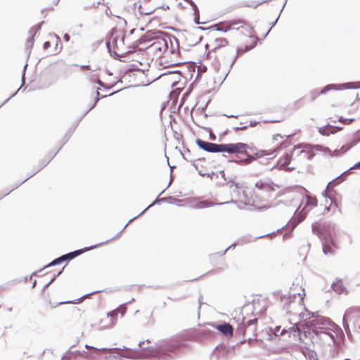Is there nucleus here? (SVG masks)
Wrapping results in <instances>:
<instances>
[{"mask_svg":"<svg viewBox=\"0 0 360 360\" xmlns=\"http://www.w3.org/2000/svg\"><path fill=\"white\" fill-rule=\"evenodd\" d=\"M120 60L126 63L131 62L132 63V67L144 70L150 66L153 59L151 56L146 54L145 48L136 50L135 47L133 46V49H131V52L129 53L126 58L120 59Z\"/></svg>","mask_w":360,"mask_h":360,"instance_id":"obj_8","label":"nucleus"},{"mask_svg":"<svg viewBox=\"0 0 360 360\" xmlns=\"http://www.w3.org/2000/svg\"><path fill=\"white\" fill-rule=\"evenodd\" d=\"M213 48H225L230 46L228 41L225 38H217L214 42Z\"/></svg>","mask_w":360,"mask_h":360,"instance_id":"obj_23","label":"nucleus"},{"mask_svg":"<svg viewBox=\"0 0 360 360\" xmlns=\"http://www.w3.org/2000/svg\"><path fill=\"white\" fill-rule=\"evenodd\" d=\"M301 152H302V153H304V154H305V153H306L305 150H302Z\"/></svg>","mask_w":360,"mask_h":360,"instance_id":"obj_40","label":"nucleus"},{"mask_svg":"<svg viewBox=\"0 0 360 360\" xmlns=\"http://www.w3.org/2000/svg\"><path fill=\"white\" fill-rule=\"evenodd\" d=\"M340 176H338V178H335V179H333L332 181H330L328 184V187H329L330 184H331L333 181H335V180H338V179H340Z\"/></svg>","mask_w":360,"mask_h":360,"instance_id":"obj_36","label":"nucleus"},{"mask_svg":"<svg viewBox=\"0 0 360 360\" xmlns=\"http://www.w3.org/2000/svg\"><path fill=\"white\" fill-rule=\"evenodd\" d=\"M360 141V129H359L354 134L352 141L349 143L352 144V147L354 146L357 143Z\"/></svg>","mask_w":360,"mask_h":360,"instance_id":"obj_26","label":"nucleus"},{"mask_svg":"<svg viewBox=\"0 0 360 360\" xmlns=\"http://www.w3.org/2000/svg\"><path fill=\"white\" fill-rule=\"evenodd\" d=\"M354 120V119H345L342 117L339 118V122L347 124L352 123Z\"/></svg>","mask_w":360,"mask_h":360,"instance_id":"obj_28","label":"nucleus"},{"mask_svg":"<svg viewBox=\"0 0 360 360\" xmlns=\"http://www.w3.org/2000/svg\"><path fill=\"white\" fill-rule=\"evenodd\" d=\"M212 205V202H210L208 201H201L198 204V208H205L207 207H210Z\"/></svg>","mask_w":360,"mask_h":360,"instance_id":"obj_27","label":"nucleus"},{"mask_svg":"<svg viewBox=\"0 0 360 360\" xmlns=\"http://www.w3.org/2000/svg\"><path fill=\"white\" fill-rule=\"evenodd\" d=\"M342 322H343V326L346 330V332L347 333V330H349V326L348 324L345 322V316L343 317V319H342Z\"/></svg>","mask_w":360,"mask_h":360,"instance_id":"obj_31","label":"nucleus"},{"mask_svg":"<svg viewBox=\"0 0 360 360\" xmlns=\"http://www.w3.org/2000/svg\"><path fill=\"white\" fill-rule=\"evenodd\" d=\"M118 309L113 310L106 314H103L97 321V326L101 330L112 328L117 322Z\"/></svg>","mask_w":360,"mask_h":360,"instance_id":"obj_11","label":"nucleus"},{"mask_svg":"<svg viewBox=\"0 0 360 360\" xmlns=\"http://www.w3.org/2000/svg\"><path fill=\"white\" fill-rule=\"evenodd\" d=\"M279 188L272 182L258 181L252 189L245 191L247 198L245 203L258 207H266Z\"/></svg>","mask_w":360,"mask_h":360,"instance_id":"obj_1","label":"nucleus"},{"mask_svg":"<svg viewBox=\"0 0 360 360\" xmlns=\"http://www.w3.org/2000/svg\"><path fill=\"white\" fill-rule=\"evenodd\" d=\"M64 38H65V39L66 41H69V39H70V36H69L68 34H65L64 35Z\"/></svg>","mask_w":360,"mask_h":360,"instance_id":"obj_34","label":"nucleus"},{"mask_svg":"<svg viewBox=\"0 0 360 360\" xmlns=\"http://www.w3.org/2000/svg\"><path fill=\"white\" fill-rule=\"evenodd\" d=\"M328 188V187L327 186V188L323 191V195L326 197V193H327V189Z\"/></svg>","mask_w":360,"mask_h":360,"instance_id":"obj_37","label":"nucleus"},{"mask_svg":"<svg viewBox=\"0 0 360 360\" xmlns=\"http://www.w3.org/2000/svg\"><path fill=\"white\" fill-rule=\"evenodd\" d=\"M195 335L194 330L184 331L163 343L161 349L165 352H175L184 345L182 342L194 340Z\"/></svg>","mask_w":360,"mask_h":360,"instance_id":"obj_9","label":"nucleus"},{"mask_svg":"<svg viewBox=\"0 0 360 360\" xmlns=\"http://www.w3.org/2000/svg\"><path fill=\"white\" fill-rule=\"evenodd\" d=\"M257 319L255 318L253 319H250L247 321L243 320V324L244 326V333H250L253 337H257Z\"/></svg>","mask_w":360,"mask_h":360,"instance_id":"obj_19","label":"nucleus"},{"mask_svg":"<svg viewBox=\"0 0 360 360\" xmlns=\"http://www.w3.org/2000/svg\"><path fill=\"white\" fill-rule=\"evenodd\" d=\"M194 15H195V18H194L195 22H196V23L200 22H199V20H200L199 12L198 11L196 6L194 7Z\"/></svg>","mask_w":360,"mask_h":360,"instance_id":"obj_29","label":"nucleus"},{"mask_svg":"<svg viewBox=\"0 0 360 360\" xmlns=\"http://www.w3.org/2000/svg\"><path fill=\"white\" fill-rule=\"evenodd\" d=\"M302 300V295L297 293L296 289L290 288L288 292L281 295V302L283 307H289L292 303L300 302Z\"/></svg>","mask_w":360,"mask_h":360,"instance_id":"obj_13","label":"nucleus"},{"mask_svg":"<svg viewBox=\"0 0 360 360\" xmlns=\"http://www.w3.org/2000/svg\"><path fill=\"white\" fill-rule=\"evenodd\" d=\"M339 233L340 229L335 224H325L320 232L316 226V235L321 241L323 252L325 255H332L338 248L335 241Z\"/></svg>","mask_w":360,"mask_h":360,"instance_id":"obj_5","label":"nucleus"},{"mask_svg":"<svg viewBox=\"0 0 360 360\" xmlns=\"http://www.w3.org/2000/svg\"><path fill=\"white\" fill-rule=\"evenodd\" d=\"M148 44L145 47L146 54L154 59L162 58L167 51L168 44L166 34L160 30H150L146 37Z\"/></svg>","mask_w":360,"mask_h":360,"instance_id":"obj_2","label":"nucleus"},{"mask_svg":"<svg viewBox=\"0 0 360 360\" xmlns=\"http://www.w3.org/2000/svg\"><path fill=\"white\" fill-rule=\"evenodd\" d=\"M278 138L282 139L283 137L280 134H276L274 136L273 139L278 140Z\"/></svg>","mask_w":360,"mask_h":360,"instance_id":"obj_33","label":"nucleus"},{"mask_svg":"<svg viewBox=\"0 0 360 360\" xmlns=\"http://www.w3.org/2000/svg\"><path fill=\"white\" fill-rule=\"evenodd\" d=\"M290 163V156L288 154H285V156L280 159L278 165L280 167L287 166Z\"/></svg>","mask_w":360,"mask_h":360,"instance_id":"obj_24","label":"nucleus"},{"mask_svg":"<svg viewBox=\"0 0 360 360\" xmlns=\"http://www.w3.org/2000/svg\"><path fill=\"white\" fill-rule=\"evenodd\" d=\"M312 154H311L309 156V158H311L312 157Z\"/></svg>","mask_w":360,"mask_h":360,"instance_id":"obj_42","label":"nucleus"},{"mask_svg":"<svg viewBox=\"0 0 360 360\" xmlns=\"http://www.w3.org/2000/svg\"><path fill=\"white\" fill-rule=\"evenodd\" d=\"M254 47L252 44L246 46L244 50L239 49L238 51L233 46H230L225 48H212L207 54V57L210 60H215L218 63L232 64L238 55L251 49Z\"/></svg>","mask_w":360,"mask_h":360,"instance_id":"obj_4","label":"nucleus"},{"mask_svg":"<svg viewBox=\"0 0 360 360\" xmlns=\"http://www.w3.org/2000/svg\"><path fill=\"white\" fill-rule=\"evenodd\" d=\"M219 332H221L223 335L232 337L233 336V327L231 324L228 323H224L223 324L217 325L215 327Z\"/></svg>","mask_w":360,"mask_h":360,"instance_id":"obj_21","label":"nucleus"},{"mask_svg":"<svg viewBox=\"0 0 360 360\" xmlns=\"http://www.w3.org/2000/svg\"><path fill=\"white\" fill-rule=\"evenodd\" d=\"M314 336L315 328L314 326L306 324L302 326V331L300 333V338L305 345H308L309 342L313 343Z\"/></svg>","mask_w":360,"mask_h":360,"instance_id":"obj_15","label":"nucleus"},{"mask_svg":"<svg viewBox=\"0 0 360 360\" xmlns=\"http://www.w3.org/2000/svg\"><path fill=\"white\" fill-rule=\"evenodd\" d=\"M338 326L329 318L316 314V339L325 340L330 346L336 341Z\"/></svg>","mask_w":360,"mask_h":360,"instance_id":"obj_6","label":"nucleus"},{"mask_svg":"<svg viewBox=\"0 0 360 360\" xmlns=\"http://www.w3.org/2000/svg\"><path fill=\"white\" fill-rule=\"evenodd\" d=\"M147 4H140L139 7V11L142 15H150L155 14L154 16L150 19L152 20H161L162 19V15H165V11L162 9L155 10L154 12L152 10H149L146 8Z\"/></svg>","mask_w":360,"mask_h":360,"instance_id":"obj_16","label":"nucleus"},{"mask_svg":"<svg viewBox=\"0 0 360 360\" xmlns=\"http://www.w3.org/2000/svg\"><path fill=\"white\" fill-rule=\"evenodd\" d=\"M196 143L201 149L212 153H244L248 148V145L243 143L217 144L197 139Z\"/></svg>","mask_w":360,"mask_h":360,"instance_id":"obj_7","label":"nucleus"},{"mask_svg":"<svg viewBox=\"0 0 360 360\" xmlns=\"http://www.w3.org/2000/svg\"><path fill=\"white\" fill-rule=\"evenodd\" d=\"M329 209H330V206L328 207V206L326 205L325 210L329 211Z\"/></svg>","mask_w":360,"mask_h":360,"instance_id":"obj_38","label":"nucleus"},{"mask_svg":"<svg viewBox=\"0 0 360 360\" xmlns=\"http://www.w3.org/2000/svg\"><path fill=\"white\" fill-rule=\"evenodd\" d=\"M339 85L337 84H328L320 92L319 94H326L328 91H330L332 89H339L338 88Z\"/></svg>","mask_w":360,"mask_h":360,"instance_id":"obj_25","label":"nucleus"},{"mask_svg":"<svg viewBox=\"0 0 360 360\" xmlns=\"http://www.w3.org/2000/svg\"><path fill=\"white\" fill-rule=\"evenodd\" d=\"M352 148V144H349L348 143L345 145H343L340 148V149H339V150L335 149L332 152L331 150H330V149L328 148H323V146L316 144V151L323 150L324 152H327V153H328V154L330 157L340 156V155L345 153L346 152H347Z\"/></svg>","mask_w":360,"mask_h":360,"instance_id":"obj_18","label":"nucleus"},{"mask_svg":"<svg viewBox=\"0 0 360 360\" xmlns=\"http://www.w3.org/2000/svg\"><path fill=\"white\" fill-rule=\"evenodd\" d=\"M278 16H277V17H276V18L275 19L274 22H275V23H277V22H278Z\"/></svg>","mask_w":360,"mask_h":360,"instance_id":"obj_39","label":"nucleus"},{"mask_svg":"<svg viewBox=\"0 0 360 360\" xmlns=\"http://www.w3.org/2000/svg\"><path fill=\"white\" fill-rule=\"evenodd\" d=\"M97 246L98 245H94V246L89 247V248H85L84 249H80V250L70 252L68 254H66L65 255H63V256L60 257L59 258L55 259L53 262H52L50 264V265H55L56 264H58L59 262H63V261H65L68 259H69V260L72 259L75 257L80 255L81 254H82L88 250H90L92 248H96Z\"/></svg>","mask_w":360,"mask_h":360,"instance_id":"obj_17","label":"nucleus"},{"mask_svg":"<svg viewBox=\"0 0 360 360\" xmlns=\"http://www.w3.org/2000/svg\"><path fill=\"white\" fill-rule=\"evenodd\" d=\"M333 290L338 294H342L346 291V288L344 286L342 280L337 279L335 282H333L331 285Z\"/></svg>","mask_w":360,"mask_h":360,"instance_id":"obj_22","label":"nucleus"},{"mask_svg":"<svg viewBox=\"0 0 360 360\" xmlns=\"http://www.w3.org/2000/svg\"><path fill=\"white\" fill-rule=\"evenodd\" d=\"M43 47L50 55H56L62 49L60 39L56 35L51 36L49 39L44 42Z\"/></svg>","mask_w":360,"mask_h":360,"instance_id":"obj_12","label":"nucleus"},{"mask_svg":"<svg viewBox=\"0 0 360 360\" xmlns=\"http://www.w3.org/2000/svg\"><path fill=\"white\" fill-rule=\"evenodd\" d=\"M342 129V127L326 124L319 129V132L323 136H328L330 134L336 133Z\"/></svg>","mask_w":360,"mask_h":360,"instance_id":"obj_20","label":"nucleus"},{"mask_svg":"<svg viewBox=\"0 0 360 360\" xmlns=\"http://www.w3.org/2000/svg\"><path fill=\"white\" fill-rule=\"evenodd\" d=\"M316 360H319V359L316 358Z\"/></svg>","mask_w":360,"mask_h":360,"instance_id":"obj_44","label":"nucleus"},{"mask_svg":"<svg viewBox=\"0 0 360 360\" xmlns=\"http://www.w3.org/2000/svg\"><path fill=\"white\" fill-rule=\"evenodd\" d=\"M344 360H351V359H344Z\"/></svg>","mask_w":360,"mask_h":360,"instance_id":"obj_43","label":"nucleus"},{"mask_svg":"<svg viewBox=\"0 0 360 360\" xmlns=\"http://www.w3.org/2000/svg\"><path fill=\"white\" fill-rule=\"evenodd\" d=\"M149 33V30L145 32L143 27L131 28L129 31V33L126 34L127 39L131 42H133L135 45L146 44L147 41L146 35Z\"/></svg>","mask_w":360,"mask_h":360,"instance_id":"obj_10","label":"nucleus"},{"mask_svg":"<svg viewBox=\"0 0 360 360\" xmlns=\"http://www.w3.org/2000/svg\"><path fill=\"white\" fill-rule=\"evenodd\" d=\"M96 93H97V96H98L100 95V93L98 91H96Z\"/></svg>","mask_w":360,"mask_h":360,"instance_id":"obj_41","label":"nucleus"},{"mask_svg":"<svg viewBox=\"0 0 360 360\" xmlns=\"http://www.w3.org/2000/svg\"><path fill=\"white\" fill-rule=\"evenodd\" d=\"M350 85H352V83H345V84H342L341 86H345L346 88H348V89H349V88H352V87L350 86Z\"/></svg>","mask_w":360,"mask_h":360,"instance_id":"obj_32","label":"nucleus"},{"mask_svg":"<svg viewBox=\"0 0 360 360\" xmlns=\"http://www.w3.org/2000/svg\"><path fill=\"white\" fill-rule=\"evenodd\" d=\"M360 169V161L356 162L353 167L346 171L345 173H349L351 169Z\"/></svg>","mask_w":360,"mask_h":360,"instance_id":"obj_30","label":"nucleus"},{"mask_svg":"<svg viewBox=\"0 0 360 360\" xmlns=\"http://www.w3.org/2000/svg\"><path fill=\"white\" fill-rule=\"evenodd\" d=\"M125 39H127L126 34L122 30L114 29L109 41L107 42L109 52L120 60L125 59L134 46L126 44Z\"/></svg>","mask_w":360,"mask_h":360,"instance_id":"obj_3","label":"nucleus"},{"mask_svg":"<svg viewBox=\"0 0 360 360\" xmlns=\"http://www.w3.org/2000/svg\"><path fill=\"white\" fill-rule=\"evenodd\" d=\"M230 26L229 24H214L213 25L207 27L203 28L202 27H194L195 31L204 30L206 31V35L210 37H215L216 32H226L230 30Z\"/></svg>","mask_w":360,"mask_h":360,"instance_id":"obj_14","label":"nucleus"},{"mask_svg":"<svg viewBox=\"0 0 360 360\" xmlns=\"http://www.w3.org/2000/svg\"><path fill=\"white\" fill-rule=\"evenodd\" d=\"M340 176H338V178H335V179H333L332 181H330L328 184V187H329L330 184H331L333 181H335V180H338V179H340Z\"/></svg>","mask_w":360,"mask_h":360,"instance_id":"obj_35","label":"nucleus"}]
</instances>
